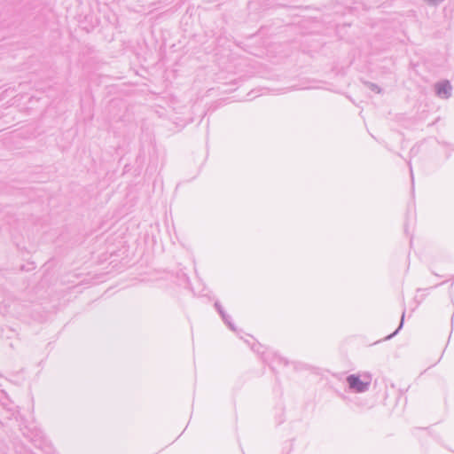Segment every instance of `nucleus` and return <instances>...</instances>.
<instances>
[{"label":"nucleus","instance_id":"obj_1","mask_svg":"<svg viewBox=\"0 0 454 454\" xmlns=\"http://www.w3.org/2000/svg\"><path fill=\"white\" fill-rule=\"evenodd\" d=\"M349 387L356 392H364L370 385V379L361 380L358 376L350 375L347 378Z\"/></svg>","mask_w":454,"mask_h":454},{"label":"nucleus","instance_id":"obj_2","mask_svg":"<svg viewBox=\"0 0 454 454\" xmlns=\"http://www.w3.org/2000/svg\"><path fill=\"white\" fill-rule=\"evenodd\" d=\"M452 87L448 81L439 82L435 85L436 94L443 98H449L451 96Z\"/></svg>","mask_w":454,"mask_h":454},{"label":"nucleus","instance_id":"obj_3","mask_svg":"<svg viewBox=\"0 0 454 454\" xmlns=\"http://www.w3.org/2000/svg\"><path fill=\"white\" fill-rule=\"evenodd\" d=\"M367 86L369 87V89L376 93H380L381 92V90L380 88L375 84V83H372V82H366Z\"/></svg>","mask_w":454,"mask_h":454},{"label":"nucleus","instance_id":"obj_4","mask_svg":"<svg viewBox=\"0 0 454 454\" xmlns=\"http://www.w3.org/2000/svg\"><path fill=\"white\" fill-rule=\"evenodd\" d=\"M427 4L431 5H437L440 3L443 2L444 0H425Z\"/></svg>","mask_w":454,"mask_h":454}]
</instances>
